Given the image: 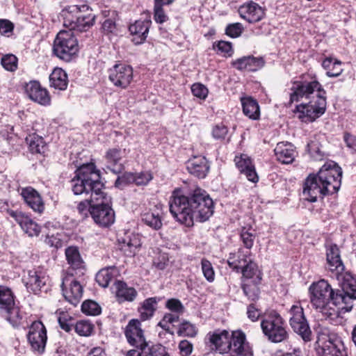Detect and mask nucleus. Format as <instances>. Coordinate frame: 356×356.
Masks as SVG:
<instances>
[{"label": "nucleus", "mask_w": 356, "mask_h": 356, "mask_svg": "<svg viewBox=\"0 0 356 356\" xmlns=\"http://www.w3.org/2000/svg\"><path fill=\"white\" fill-rule=\"evenodd\" d=\"M103 188L99 172L93 163L81 165L72 180V190L74 195L91 193L90 214L96 224L107 227L114 222L115 213L109 204L111 197L103 191Z\"/></svg>", "instance_id": "nucleus-1"}, {"label": "nucleus", "mask_w": 356, "mask_h": 356, "mask_svg": "<svg viewBox=\"0 0 356 356\" xmlns=\"http://www.w3.org/2000/svg\"><path fill=\"white\" fill-rule=\"evenodd\" d=\"M170 211L179 223L192 227L194 221H207L213 213V202L209 195L200 188H195L189 195L175 189L169 200Z\"/></svg>", "instance_id": "nucleus-2"}, {"label": "nucleus", "mask_w": 356, "mask_h": 356, "mask_svg": "<svg viewBox=\"0 0 356 356\" xmlns=\"http://www.w3.org/2000/svg\"><path fill=\"white\" fill-rule=\"evenodd\" d=\"M293 92L290 95V103L299 101L305 97L312 98L308 103L301 104L296 106V112L301 121L313 122L321 116L326 109L325 91L317 81H297L292 87Z\"/></svg>", "instance_id": "nucleus-3"}, {"label": "nucleus", "mask_w": 356, "mask_h": 356, "mask_svg": "<svg viewBox=\"0 0 356 356\" xmlns=\"http://www.w3.org/2000/svg\"><path fill=\"white\" fill-rule=\"evenodd\" d=\"M342 170L334 161L325 163L317 174L309 175L305 181L303 195L306 200L315 202L338 192L341 184Z\"/></svg>", "instance_id": "nucleus-4"}, {"label": "nucleus", "mask_w": 356, "mask_h": 356, "mask_svg": "<svg viewBox=\"0 0 356 356\" xmlns=\"http://www.w3.org/2000/svg\"><path fill=\"white\" fill-rule=\"evenodd\" d=\"M205 340L210 344L211 349L220 354L227 353L229 356H253L246 337L241 330H235L230 334L226 330H216L209 332Z\"/></svg>", "instance_id": "nucleus-5"}, {"label": "nucleus", "mask_w": 356, "mask_h": 356, "mask_svg": "<svg viewBox=\"0 0 356 356\" xmlns=\"http://www.w3.org/2000/svg\"><path fill=\"white\" fill-rule=\"evenodd\" d=\"M312 307L326 317L333 318L338 316L336 304L343 297L336 295L331 285L325 280L314 282L309 288Z\"/></svg>", "instance_id": "nucleus-6"}, {"label": "nucleus", "mask_w": 356, "mask_h": 356, "mask_svg": "<svg viewBox=\"0 0 356 356\" xmlns=\"http://www.w3.org/2000/svg\"><path fill=\"white\" fill-rule=\"evenodd\" d=\"M261 327L264 335L271 342H282L289 337L283 318L275 311L270 312L262 319Z\"/></svg>", "instance_id": "nucleus-7"}, {"label": "nucleus", "mask_w": 356, "mask_h": 356, "mask_svg": "<svg viewBox=\"0 0 356 356\" xmlns=\"http://www.w3.org/2000/svg\"><path fill=\"white\" fill-rule=\"evenodd\" d=\"M53 51L59 58L70 61L79 51L78 41L71 31H60L56 35Z\"/></svg>", "instance_id": "nucleus-8"}, {"label": "nucleus", "mask_w": 356, "mask_h": 356, "mask_svg": "<svg viewBox=\"0 0 356 356\" xmlns=\"http://www.w3.org/2000/svg\"><path fill=\"white\" fill-rule=\"evenodd\" d=\"M0 312L13 327L20 325L23 318L22 314L15 304L13 291L3 285H0Z\"/></svg>", "instance_id": "nucleus-9"}, {"label": "nucleus", "mask_w": 356, "mask_h": 356, "mask_svg": "<svg viewBox=\"0 0 356 356\" xmlns=\"http://www.w3.org/2000/svg\"><path fill=\"white\" fill-rule=\"evenodd\" d=\"M289 324L293 331L301 337L305 341H311L312 331L300 302L291 306L289 311Z\"/></svg>", "instance_id": "nucleus-10"}, {"label": "nucleus", "mask_w": 356, "mask_h": 356, "mask_svg": "<svg viewBox=\"0 0 356 356\" xmlns=\"http://www.w3.org/2000/svg\"><path fill=\"white\" fill-rule=\"evenodd\" d=\"M317 343L321 347V356H348L341 338L335 333H322Z\"/></svg>", "instance_id": "nucleus-11"}, {"label": "nucleus", "mask_w": 356, "mask_h": 356, "mask_svg": "<svg viewBox=\"0 0 356 356\" xmlns=\"http://www.w3.org/2000/svg\"><path fill=\"white\" fill-rule=\"evenodd\" d=\"M27 339L31 349L38 354L44 353L47 344V330L40 321L31 323L27 334Z\"/></svg>", "instance_id": "nucleus-12"}, {"label": "nucleus", "mask_w": 356, "mask_h": 356, "mask_svg": "<svg viewBox=\"0 0 356 356\" xmlns=\"http://www.w3.org/2000/svg\"><path fill=\"white\" fill-rule=\"evenodd\" d=\"M75 277L76 275H66L63 277L61 284L65 300L74 306L79 303L83 295V286Z\"/></svg>", "instance_id": "nucleus-13"}, {"label": "nucleus", "mask_w": 356, "mask_h": 356, "mask_svg": "<svg viewBox=\"0 0 356 356\" xmlns=\"http://www.w3.org/2000/svg\"><path fill=\"white\" fill-rule=\"evenodd\" d=\"M67 264L66 275H76L79 278L86 272V265L79 250L76 246H70L65 250Z\"/></svg>", "instance_id": "nucleus-14"}, {"label": "nucleus", "mask_w": 356, "mask_h": 356, "mask_svg": "<svg viewBox=\"0 0 356 356\" xmlns=\"http://www.w3.org/2000/svg\"><path fill=\"white\" fill-rule=\"evenodd\" d=\"M108 79L116 87L126 88L133 79V69L124 64H116L108 70Z\"/></svg>", "instance_id": "nucleus-15"}, {"label": "nucleus", "mask_w": 356, "mask_h": 356, "mask_svg": "<svg viewBox=\"0 0 356 356\" xmlns=\"http://www.w3.org/2000/svg\"><path fill=\"white\" fill-rule=\"evenodd\" d=\"M47 281L48 276L46 272L40 267L28 270L27 275L24 277L26 288L34 293L41 291L45 287Z\"/></svg>", "instance_id": "nucleus-16"}, {"label": "nucleus", "mask_w": 356, "mask_h": 356, "mask_svg": "<svg viewBox=\"0 0 356 356\" xmlns=\"http://www.w3.org/2000/svg\"><path fill=\"white\" fill-rule=\"evenodd\" d=\"M6 213L19 224L22 230L29 236H38L40 233V227L22 211L8 209Z\"/></svg>", "instance_id": "nucleus-17"}, {"label": "nucleus", "mask_w": 356, "mask_h": 356, "mask_svg": "<svg viewBox=\"0 0 356 356\" xmlns=\"http://www.w3.org/2000/svg\"><path fill=\"white\" fill-rule=\"evenodd\" d=\"M25 92L32 101L40 105L48 106L51 103L49 92L46 88H42L37 81H31L26 83Z\"/></svg>", "instance_id": "nucleus-18"}, {"label": "nucleus", "mask_w": 356, "mask_h": 356, "mask_svg": "<svg viewBox=\"0 0 356 356\" xmlns=\"http://www.w3.org/2000/svg\"><path fill=\"white\" fill-rule=\"evenodd\" d=\"M238 11L240 17L249 23L258 22L266 15L265 9L252 1L241 5Z\"/></svg>", "instance_id": "nucleus-19"}, {"label": "nucleus", "mask_w": 356, "mask_h": 356, "mask_svg": "<svg viewBox=\"0 0 356 356\" xmlns=\"http://www.w3.org/2000/svg\"><path fill=\"white\" fill-rule=\"evenodd\" d=\"M21 195L27 206L34 212L39 214L44 212V202L40 194L35 188L31 186L23 188Z\"/></svg>", "instance_id": "nucleus-20"}, {"label": "nucleus", "mask_w": 356, "mask_h": 356, "mask_svg": "<svg viewBox=\"0 0 356 356\" xmlns=\"http://www.w3.org/2000/svg\"><path fill=\"white\" fill-rule=\"evenodd\" d=\"M120 249L127 257L134 256L141 245V238L138 234L131 232L124 233L118 238Z\"/></svg>", "instance_id": "nucleus-21"}, {"label": "nucleus", "mask_w": 356, "mask_h": 356, "mask_svg": "<svg viewBox=\"0 0 356 356\" xmlns=\"http://www.w3.org/2000/svg\"><path fill=\"white\" fill-rule=\"evenodd\" d=\"M124 334L129 343L137 349L146 342L138 320L132 319L129 322Z\"/></svg>", "instance_id": "nucleus-22"}, {"label": "nucleus", "mask_w": 356, "mask_h": 356, "mask_svg": "<svg viewBox=\"0 0 356 356\" xmlns=\"http://www.w3.org/2000/svg\"><path fill=\"white\" fill-rule=\"evenodd\" d=\"M186 168L190 174L203 179L209 172L210 165L206 157L195 156L187 161Z\"/></svg>", "instance_id": "nucleus-23"}, {"label": "nucleus", "mask_w": 356, "mask_h": 356, "mask_svg": "<svg viewBox=\"0 0 356 356\" xmlns=\"http://www.w3.org/2000/svg\"><path fill=\"white\" fill-rule=\"evenodd\" d=\"M150 19L137 20L129 27V31L133 36L132 41L136 44H140L145 42L151 26Z\"/></svg>", "instance_id": "nucleus-24"}, {"label": "nucleus", "mask_w": 356, "mask_h": 356, "mask_svg": "<svg viewBox=\"0 0 356 356\" xmlns=\"http://www.w3.org/2000/svg\"><path fill=\"white\" fill-rule=\"evenodd\" d=\"M122 152L120 149H109L105 154L106 167L114 174H120L124 170L122 161Z\"/></svg>", "instance_id": "nucleus-25"}, {"label": "nucleus", "mask_w": 356, "mask_h": 356, "mask_svg": "<svg viewBox=\"0 0 356 356\" xmlns=\"http://www.w3.org/2000/svg\"><path fill=\"white\" fill-rule=\"evenodd\" d=\"M236 165L241 173L245 175L246 178L253 182L258 181V176L252 165L251 159L247 155H241V157L235 158Z\"/></svg>", "instance_id": "nucleus-26"}, {"label": "nucleus", "mask_w": 356, "mask_h": 356, "mask_svg": "<svg viewBox=\"0 0 356 356\" xmlns=\"http://www.w3.org/2000/svg\"><path fill=\"white\" fill-rule=\"evenodd\" d=\"M274 152L277 161L282 163H291L295 159V147L291 143H278Z\"/></svg>", "instance_id": "nucleus-27"}, {"label": "nucleus", "mask_w": 356, "mask_h": 356, "mask_svg": "<svg viewBox=\"0 0 356 356\" xmlns=\"http://www.w3.org/2000/svg\"><path fill=\"white\" fill-rule=\"evenodd\" d=\"M337 279L341 288V291L337 290L336 292L356 298V278L349 272H344L338 275Z\"/></svg>", "instance_id": "nucleus-28"}, {"label": "nucleus", "mask_w": 356, "mask_h": 356, "mask_svg": "<svg viewBox=\"0 0 356 356\" xmlns=\"http://www.w3.org/2000/svg\"><path fill=\"white\" fill-rule=\"evenodd\" d=\"M89 10V6L86 4L82 5L80 18L76 20L70 31H77L79 32L87 31L95 24V15L92 13L84 14V12Z\"/></svg>", "instance_id": "nucleus-29"}, {"label": "nucleus", "mask_w": 356, "mask_h": 356, "mask_svg": "<svg viewBox=\"0 0 356 356\" xmlns=\"http://www.w3.org/2000/svg\"><path fill=\"white\" fill-rule=\"evenodd\" d=\"M162 209L156 206L154 209H149L141 214L142 221L154 230H159L162 227Z\"/></svg>", "instance_id": "nucleus-30"}, {"label": "nucleus", "mask_w": 356, "mask_h": 356, "mask_svg": "<svg viewBox=\"0 0 356 356\" xmlns=\"http://www.w3.org/2000/svg\"><path fill=\"white\" fill-rule=\"evenodd\" d=\"M242 273V282L261 283V273L258 268L256 263L249 259L243 268L240 270Z\"/></svg>", "instance_id": "nucleus-31"}, {"label": "nucleus", "mask_w": 356, "mask_h": 356, "mask_svg": "<svg viewBox=\"0 0 356 356\" xmlns=\"http://www.w3.org/2000/svg\"><path fill=\"white\" fill-rule=\"evenodd\" d=\"M114 290L118 300L122 301H133L137 296V291L134 287H129L121 280L114 283Z\"/></svg>", "instance_id": "nucleus-32"}, {"label": "nucleus", "mask_w": 356, "mask_h": 356, "mask_svg": "<svg viewBox=\"0 0 356 356\" xmlns=\"http://www.w3.org/2000/svg\"><path fill=\"white\" fill-rule=\"evenodd\" d=\"M49 83L51 88L58 90H65L68 85L67 74L61 68H55L49 75Z\"/></svg>", "instance_id": "nucleus-33"}, {"label": "nucleus", "mask_w": 356, "mask_h": 356, "mask_svg": "<svg viewBox=\"0 0 356 356\" xmlns=\"http://www.w3.org/2000/svg\"><path fill=\"white\" fill-rule=\"evenodd\" d=\"M248 261V253L239 248L237 252L229 253L227 263L234 271L238 273Z\"/></svg>", "instance_id": "nucleus-34"}, {"label": "nucleus", "mask_w": 356, "mask_h": 356, "mask_svg": "<svg viewBox=\"0 0 356 356\" xmlns=\"http://www.w3.org/2000/svg\"><path fill=\"white\" fill-rule=\"evenodd\" d=\"M81 6L71 5L65 8L61 13L63 18V25L70 30L74 22L80 18Z\"/></svg>", "instance_id": "nucleus-35"}, {"label": "nucleus", "mask_w": 356, "mask_h": 356, "mask_svg": "<svg viewBox=\"0 0 356 356\" xmlns=\"http://www.w3.org/2000/svg\"><path fill=\"white\" fill-rule=\"evenodd\" d=\"M243 113L249 118L257 120L260 115L258 102L251 97L241 99Z\"/></svg>", "instance_id": "nucleus-36"}, {"label": "nucleus", "mask_w": 356, "mask_h": 356, "mask_svg": "<svg viewBox=\"0 0 356 356\" xmlns=\"http://www.w3.org/2000/svg\"><path fill=\"white\" fill-rule=\"evenodd\" d=\"M137 352L138 356H168L169 354L166 352L165 348L161 345H152L145 342L136 350H132Z\"/></svg>", "instance_id": "nucleus-37"}, {"label": "nucleus", "mask_w": 356, "mask_h": 356, "mask_svg": "<svg viewBox=\"0 0 356 356\" xmlns=\"http://www.w3.org/2000/svg\"><path fill=\"white\" fill-rule=\"evenodd\" d=\"M157 302V298L155 297L149 298L143 302L142 306L138 309L142 321L148 320L153 316L156 309Z\"/></svg>", "instance_id": "nucleus-38"}, {"label": "nucleus", "mask_w": 356, "mask_h": 356, "mask_svg": "<svg viewBox=\"0 0 356 356\" xmlns=\"http://www.w3.org/2000/svg\"><path fill=\"white\" fill-rule=\"evenodd\" d=\"M26 141L32 154H42L47 149V146L43 138L38 135H30L26 138Z\"/></svg>", "instance_id": "nucleus-39"}, {"label": "nucleus", "mask_w": 356, "mask_h": 356, "mask_svg": "<svg viewBox=\"0 0 356 356\" xmlns=\"http://www.w3.org/2000/svg\"><path fill=\"white\" fill-rule=\"evenodd\" d=\"M323 67L326 70V74L329 77H337L342 72L341 63L337 60H333L331 58H326L322 63Z\"/></svg>", "instance_id": "nucleus-40"}, {"label": "nucleus", "mask_w": 356, "mask_h": 356, "mask_svg": "<svg viewBox=\"0 0 356 356\" xmlns=\"http://www.w3.org/2000/svg\"><path fill=\"white\" fill-rule=\"evenodd\" d=\"M260 283L254 282H242V289L245 296L250 301H256L259 298L260 289L259 285Z\"/></svg>", "instance_id": "nucleus-41"}, {"label": "nucleus", "mask_w": 356, "mask_h": 356, "mask_svg": "<svg viewBox=\"0 0 356 356\" xmlns=\"http://www.w3.org/2000/svg\"><path fill=\"white\" fill-rule=\"evenodd\" d=\"M115 270L113 268H106L100 270L96 275V281L99 286L102 287H107L109 282L114 277L113 271Z\"/></svg>", "instance_id": "nucleus-42"}, {"label": "nucleus", "mask_w": 356, "mask_h": 356, "mask_svg": "<svg viewBox=\"0 0 356 356\" xmlns=\"http://www.w3.org/2000/svg\"><path fill=\"white\" fill-rule=\"evenodd\" d=\"M197 332L198 330L194 324L187 321H183L179 326L177 334L179 337H195Z\"/></svg>", "instance_id": "nucleus-43"}, {"label": "nucleus", "mask_w": 356, "mask_h": 356, "mask_svg": "<svg viewBox=\"0 0 356 356\" xmlns=\"http://www.w3.org/2000/svg\"><path fill=\"white\" fill-rule=\"evenodd\" d=\"M240 236L243 245L247 249H251L255 239L254 230L243 227L241 231Z\"/></svg>", "instance_id": "nucleus-44"}, {"label": "nucleus", "mask_w": 356, "mask_h": 356, "mask_svg": "<svg viewBox=\"0 0 356 356\" xmlns=\"http://www.w3.org/2000/svg\"><path fill=\"white\" fill-rule=\"evenodd\" d=\"M81 311L87 315L97 316L101 313V307L95 301L86 300L81 305Z\"/></svg>", "instance_id": "nucleus-45"}, {"label": "nucleus", "mask_w": 356, "mask_h": 356, "mask_svg": "<svg viewBox=\"0 0 356 356\" xmlns=\"http://www.w3.org/2000/svg\"><path fill=\"white\" fill-rule=\"evenodd\" d=\"M74 330L79 335L88 337L92 332L93 325L88 321H79L75 324Z\"/></svg>", "instance_id": "nucleus-46"}, {"label": "nucleus", "mask_w": 356, "mask_h": 356, "mask_svg": "<svg viewBox=\"0 0 356 356\" xmlns=\"http://www.w3.org/2000/svg\"><path fill=\"white\" fill-rule=\"evenodd\" d=\"M327 266L330 271L336 277L344 273V266L341 258L327 259Z\"/></svg>", "instance_id": "nucleus-47"}, {"label": "nucleus", "mask_w": 356, "mask_h": 356, "mask_svg": "<svg viewBox=\"0 0 356 356\" xmlns=\"http://www.w3.org/2000/svg\"><path fill=\"white\" fill-rule=\"evenodd\" d=\"M201 267L205 279L209 282H213L215 280V271L211 263L206 259H202L201 261Z\"/></svg>", "instance_id": "nucleus-48"}, {"label": "nucleus", "mask_w": 356, "mask_h": 356, "mask_svg": "<svg viewBox=\"0 0 356 356\" xmlns=\"http://www.w3.org/2000/svg\"><path fill=\"white\" fill-rule=\"evenodd\" d=\"M336 295H340L343 297V300H340L339 302L336 304V308L338 309V312L339 309L343 311L344 312H350L353 308V300L352 297H349L348 295L342 294L341 293L336 292Z\"/></svg>", "instance_id": "nucleus-49"}, {"label": "nucleus", "mask_w": 356, "mask_h": 356, "mask_svg": "<svg viewBox=\"0 0 356 356\" xmlns=\"http://www.w3.org/2000/svg\"><path fill=\"white\" fill-rule=\"evenodd\" d=\"M1 63L4 69L13 72L17 67V58L13 54L5 55L2 57Z\"/></svg>", "instance_id": "nucleus-50"}, {"label": "nucleus", "mask_w": 356, "mask_h": 356, "mask_svg": "<svg viewBox=\"0 0 356 356\" xmlns=\"http://www.w3.org/2000/svg\"><path fill=\"white\" fill-rule=\"evenodd\" d=\"M135 184V173L125 172L122 176H119L115 180V186L117 188H122L129 184Z\"/></svg>", "instance_id": "nucleus-51"}, {"label": "nucleus", "mask_w": 356, "mask_h": 356, "mask_svg": "<svg viewBox=\"0 0 356 356\" xmlns=\"http://www.w3.org/2000/svg\"><path fill=\"white\" fill-rule=\"evenodd\" d=\"M163 6L164 4L154 3V19L156 23L163 24L168 20V17L163 8Z\"/></svg>", "instance_id": "nucleus-52"}, {"label": "nucleus", "mask_w": 356, "mask_h": 356, "mask_svg": "<svg viewBox=\"0 0 356 356\" xmlns=\"http://www.w3.org/2000/svg\"><path fill=\"white\" fill-rule=\"evenodd\" d=\"M165 307L171 311L172 313L178 314H183L184 311V307L181 302L176 298H170L165 302Z\"/></svg>", "instance_id": "nucleus-53"}, {"label": "nucleus", "mask_w": 356, "mask_h": 356, "mask_svg": "<svg viewBox=\"0 0 356 356\" xmlns=\"http://www.w3.org/2000/svg\"><path fill=\"white\" fill-rule=\"evenodd\" d=\"M243 26L239 22L228 24L225 29V33L233 38L239 37L243 31Z\"/></svg>", "instance_id": "nucleus-54"}, {"label": "nucleus", "mask_w": 356, "mask_h": 356, "mask_svg": "<svg viewBox=\"0 0 356 356\" xmlns=\"http://www.w3.org/2000/svg\"><path fill=\"white\" fill-rule=\"evenodd\" d=\"M307 149L311 156L316 160H321L323 154L320 149L319 144L316 141L312 140L307 143Z\"/></svg>", "instance_id": "nucleus-55"}, {"label": "nucleus", "mask_w": 356, "mask_h": 356, "mask_svg": "<svg viewBox=\"0 0 356 356\" xmlns=\"http://www.w3.org/2000/svg\"><path fill=\"white\" fill-rule=\"evenodd\" d=\"M248 71L255 72L262 68L265 61L262 57L248 56Z\"/></svg>", "instance_id": "nucleus-56"}, {"label": "nucleus", "mask_w": 356, "mask_h": 356, "mask_svg": "<svg viewBox=\"0 0 356 356\" xmlns=\"http://www.w3.org/2000/svg\"><path fill=\"white\" fill-rule=\"evenodd\" d=\"M191 91L194 96L204 99L208 95V89L202 83H194L191 86Z\"/></svg>", "instance_id": "nucleus-57"}, {"label": "nucleus", "mask_w": 356, "mask_h": 356, "mask_svg": "<svg viewBox=\"0 0 356 356\" xmlns=\"http://www.w3.org/2000/svg\"><path fill=\"white\" fill-rule=\"evenodd\" d=\"M178 349L181 356H189L193 352V344L191 341L184 339L179 343Z\"/></svg>", "instance_id": "nucleus-58"}, {"label": "nucleus", "mask_w": 356, "mask_h": 356, "mask_svg": "<svg viewBox=\"0 0 356 356\" xmlns=\"http://www.w3.org/2000/svg\"><path fill=\"white\" fill-rule=\"evenodd\" d=\"M152 179L149 172L135 173V184L138 186L147 185Z\"/></svg>", "instance_id": "nucleus-59"}, {"label": "nucleus", "mask_w": 356, "mask_h": 356, "mask_svg": "<svg viewBox=\"0 0 356 356\" xmlns=\"http://www.w3.org/2000/svg\"><path fill=\"white\" fill-rule=\"evenodd\" d=\"M228 129L227 127L220 124L216 125L212 131V136L216 140H222L227 134Z\"/></svg>", "instance_id": "nucleus-60"}, {"label": "nucleus", "mask_w": 356, "mask_h": 356, "mask_svg": "<svg viewBox=\"0 0 356 356\" xmlns=\"http://www.w3.org/2000/svg\"><path fill=\"white\" fill-rule=\"evenodd\" d=\"M89 194L90 195V199L80 202L77 206V210L79 213L84 216H87L88 213H90V209L91 207V193H89Z\"/></svg>", "instance_id": "nucleus-61"}, {"label": "nucleus", "mask_w": 356, "mask_h": 356, "mask_svg": "<svg viewBox=\"0 0 356 356\" xmlns=\"http://www.w3.org/2000/svg\"><path fill=\"white\" fill-rule=\"evenodd\" d=\"M214 49H217L218 51L228 54L229 55H231L230 53L232 52V43L225 41L218 42V44L214 46Z\"/></svg>", "instance_id": "nucleus-62"}, {"label": "nucleus", "mask_w": 356, "mask_h": 356, "mask_svg": "<svg viewBox=\"0 0 356 356\" xmlns=\"http://www.w3.org/2000/svg\"><path fill=\"white\" fill-rule=\"evenodd\" d=\"M44 243L49 247H54L56 249L60 248L63 245V241L54 235H47Z\"/></svg>", "instance_id": "nucleus-63"}, {"label": "nucleus", "mask_w": 356, "mask_h": 356, "mask_svg": "<svg viewBox=\"0 0 356 356\" xmlns=\"http://www.w3.org/2000/svg\"><path fill=\"white\" fill-rule=\"evenodd\" d=\"M343 140L346 146L353 152L356 153V136L349 133H345Z\"/></svg>", "instance_id": "nucleus-64"}]
</instances>
